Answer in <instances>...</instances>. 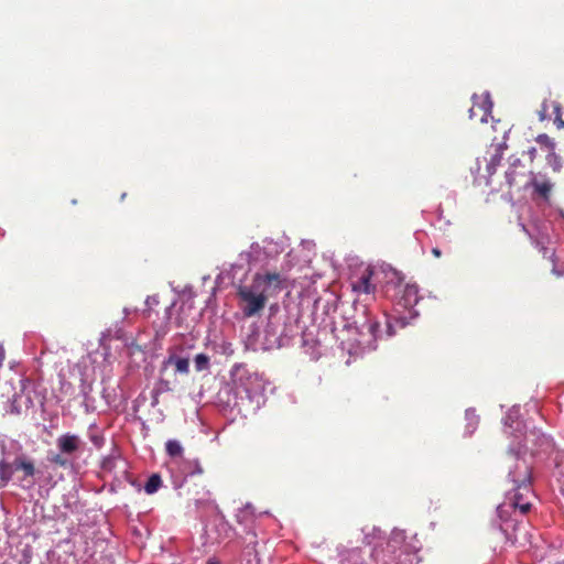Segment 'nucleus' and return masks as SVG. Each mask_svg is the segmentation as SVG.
Here are the masks:
<instances>
[{
    "instance_id": "1",
    "label": "nucleus",
    "mask_w": 564,
    "mask_h": 564,
    "mask_svg": "<svg viewBox=\"0 0 564 564\" xmlns=\"http://www.w3.org/2000/svg\"><path fill=\"white\" fill-rule=\"evenodd\" d=\"M509 478L511 488L507 490L505 502L500 508L508 507L514 511L519 510L521 514H527L534 499L530 466L524 460L518 459L514 468L509 473Z\"/></svg>"
},
{
    "instance_id": "2",
    "label": "nucleus",
    "mask_w": 564,
    "mask_h": 564,
    "mask_svg": "<svg viewBox=\"0 0 564 564\" xmlns=\"http://www.w3.org/2000/svg\"><path fill=\"white\" fill-rule=\"evenodd\" d=\"M286 278L275 271H265L256 273L252 279L254 289L265 294V297L278 294L285 288Z\"/></svg>"
},
{
    "instance_id": "3",
    "label": "nucleus",
    "mask_w": 564,
    "mask_h": 564,
    "mask_svg": "<svg viewBox=\"0 0 564 564\" xmlns=\"http://www.w3.org/2000/svg\"><path fill=\"white\" fill-rule=\"evenodd\" d=\"M237 294L243 303L241 310L246 317L258 315L265 307L268 301L265 294L256 290L253 284L239 286Z\"/></svg>"
},
{
    "instance_id": "4",
    "label": "nucleus",
    "mask_w": 564,
    "mask_h": 564,
    "mask_svg": "<svg viewBox=\"0 0 564 564\" xmlns=\"http://www.w3.org/2000/svg\"><path fill=\"white\" fill-rule=\"evenodd\" d=\"M530 174L534 173L529 171L519 159H516L506 171L507 183L509 187L519 185L528 187Z\"/></svg>"
},
{
    "instance_id": "5",
    "label": "nucleus",
    "mask_w": 564,
    "mask_h": 564,
    "mask_svg": "<svg viewBox=\"0 0 564 564\" xmlns=\"http://www.w3.org/2000/svg\"><path fill=\"white\" fill-rule=\"evenodd\" d=\"M502 137L500 140H498L497 137L492 139V143L490 144V159L487 163V172L489 175L494 174L496 172L497 166L500 165L501 160L503 158V152L507 149L506 144V137L508 133L507 126L502 124Z\"/></svg>"
},
{
    "instance_id": "6",
    "label": "nucleus",
    "mask_w": 564,
    "mask_h": 564,
    "mask_svg": "<svg viewBox=\"0 0 564 564\" xmlns=\"http://www.w3.org/2000/svg\"><path fill=\"white\" fill-rule=\"evenodd\" d=\"M529 186L533 187L534 194L544 200H549L553 189V183L541 173L530 174Z\"/></svg>"
},
{
    "instance_id": "7",
    "label": "nucleus",
    "mask_w": 564,
    "mask_h": 564,
    "mask_svg": "<svg viewBox=\"0 0 564 564\" xmlns=\"http://www.w3.org/2000/svg\"><path fill=\"white\" fill-rule=\"evenodd\" d=\"M56 444L62 454L72 456L79 451L82 441L79 436L66 433L58 436V438L56 440Z\"/></svg>"
},
{
    "instance_id": "8",
    "label": "nucleus",
    "mask_w": 564,
    "mask_h": 564,
    "mask_svg": "<svg viewBox=\"0 0 564 564\" xmlns=\"http://www.w3.org/2000/svg\"><path fill=\"white\" fill-rule=\"evenodd\" d=\"M373 275V270L370 267H367L360 276L356 281L352 282L354 291L364 294H370L375 292L376 286L371 283V279Z\"/></svg>"
},
{
    "instance_id": "9",
    "label": "nucleus",
    "mask_w": 564,
    "mask_h": 564,
    "mask_svg": "<svg viewBox=\"0 0 564 564\" xmlns=\"http://www.w3.org/2000/svg\"><path fill=\"white\" fill-rule=\"evenodd\" d=\"M257 534L253 531H248L247 535L243 538V551L242 555L247 561V564H258V552L256 550L257 546Z\"/></svg>"
},
{
    "instance_id": "10",
    "label": "nucleus",
    "mask_w": 564,
    "mask_h": 564,
    "mask_svg": "<svg viewBox=\"0 0 564 564\" xmlns=\"http://www.w3.org/2000/svg\"><path fill=\"white\" fill-rule=\"evenodd\" d=\"M473 106L469 109V118L476 119L479 118L480 122H486L487 117L491 112V102L488 99H484L481 102L475 101L476 97L474 96Z\"/></svg>"
},
{
    "instance_id": "11",
    "label": "nucleus",
    "mask_w": 564,
    "mask_h": 564,
    "mask_svg": "<svg viewBox=\"0 0 564 564\" xmlns=\"http://www.w3.org/2000/svg\"><path fill=\"white\" fill-rule=\"evenodd\" d=\"M420 301L419 286L416 284L408 283L404 285L400 303L405 308L414 307Z\"/></svg>"
},
{
    "instance_id": "12",
    "label": "nucleus",
    "mask_w": 564,
    "mask_h": 564,
    "mask_svg": "<svg viewBox=\"0 0 564 564\" xmlns=\"http://www.w3.org/2000/svg\"><path fill=\"white\" fill-rule=\"evenodd\" d=\"M33 404L30 397H23L22 393H14L10 400L9 413L13 415H20L23 412V408L28 410Z\"/></svg>"
},
{
    "instance_id": "13",
    "label": "nucleus",
    "mask_w": 564,
    "mask_h": 564,
    "mask_svg": "<svg viewBox=\"0 0 564 564\" xmlns=\"http://www.w3.org/2000/svg\"><path fill=\"white\" fill-rule=\"evenodd\" d=\"M173 366L175 371L182 375H188L189 372V360L188 358L178 357L175 354H171L164 361L163 368Z\"/></svg>"
},
{
    "instance_id": "14",
    "label": "nucleus",
    "mask_w": 564,
    "mask_h": 564,
    "mask_svg": "<svg viewBox=\"0 0 564 564\" xmlns=\"http://www.w3.org/2000/svg\"><path fill=\"white\" fill-rule=\"evenodd\" d=\"M362 329H366V332L372 337L373 341H376L380 334V323L376 318L369 317L367 321L362 324Z\"/></svg>"
},
{
    "instance_id": "15",
    "label": "nucleus",
    "mask_w": 564,
    "mask_h": 564,
    "mask_svg": "<svg viewBox=\"0 0 564 564\" xmlns=\"http://www.w3.org/2000/svg\"><path fill=\"white\" fill-rule=\"evenodd\" d=\"M13 475L12 467L6 460H0V488H3L11 480Z\"/></svg>"
},
{
    "instance_id": "16",
    "label": "nucleus",
    "mask_w": 564,
    "mask_h": 564,
    "mask_svg": "<svg viewBox=\"0 0 564 564\" xmlns=\"http://www.w3.org/2000/svg\"><path fill=\"white\" fill-rule=\"evenodd\" d=\"M15 469H21L24 473L25 477H32L35 474L34 464L31 460H26L24 458H17L14 460Z\"/></svg>"
},
{
    "instance_id": "17",
    "label": "nucleus",
    "mask_w": 564,
    "mask_h": 564,
    "mask_svg": "<svg viewBox=\"0 0 564 564\" xmlns=\"http://www.w3.org/2000/svg\"><path fill=\"white\" fill-rule=\"evenodd\" d=\"M166 454L171 457H181L184 453V448L181 443L176 440H169L165 443Z\"/></svg>"
},
{
    "instance_id": "18",
    "label": "nucleus",
    "mask_w": 564,
    "mask_h": 564,
    "mask_svg": "<svg viewBox=\"0 0 564 564\" xmlns=\"http://www.w3.org/2000/svg\"><path fill=\"white\" fill-rule=\"evenodd\" d=\"M162 486V479L159 474H153L149 477L144 485V490L148 495H153Z\"/></svg>"
},
{
    "instance_id": "19",
    "label": "nucleus",
    "mask_w": 564,
    "mask_h": 564,
    "mask_svg": "<svg viewBox=\"0 0 564 564\" xmlns=\"http://www.w3.org/2000/svg\"><path fill=\"white\" fill-rule=\"evenodd\" d=\"M545 160H546L547 165L553 170V172L558 173L562 170V166H563L562 160L555 153V150L549 151Z\"/></svg>"
},
{
    "instance_id": "20",
    "label": "nucleus",
    "mask_w": 564,
    "mask_h": 564,
    "mask_svg": "<svg viewBox=\"0 0 564 564\" xmlns=\"http://www.w3.org/2000/svg\"><path fill=\"white\" fill-rule=\"evenodd\" d=\"M183 471L186 476L202 475L204 474V468L198 459H194L186 463Z\"/></svg>"
},
{
    "instance_id": "21",
    "label": "nucleus",
    "mask_w": 564,
    "mask_h": 564,
    "mask_svg": "<svg viewBox=\"0 0 564 564\" xmlns=\"http://www.w3.org/2000/svg\"><path fill=\"white\" fill-rule=\"evenodd\" d=\"M535 141L541 145V148L545 151L555 150V142L552 138H550L546 133H541L535 138Z\"/></svg>"
},
{
    "instance_id": "22",
    "label": "nucleus",
    "mask_w": 564,
    "mask_h": 564,
    "mask_svg": "<svg viewBox=\"0 0 564 564\" xmlns=\"http://www.w3.org/2000/svg\"><path fill=\"white\" fill-rule=\"evenodd\" d=\"M194 366L198 372L207 370L209 368V357L206 354H197L194 357Z\"/></svg>"
},
{
    "instance_id": "23",
    "label": "nucleus",
    "mask_w": 564,
    "mask_h": 564,
    "mask_svg": "<svg viewBox=\"0 0 564 564\" xmlns=\"http://www.w3.org/2000/svg\"><path fill=\"white\" fill-rule=\"evenodd\" d=\"M48 460L52 464L63 468H67L70 465L68 456L66 454H62V452L50 456Z\"/></svg>"
},
{
    "instance_id": "24",
    "label": "nucleus",
    "mask_w": 564,
    "mask_h": 564,
    "mask_svg": "<svg viewBox=\"0 0 564 564\" xmlns=\"http://www.w3.org/2000/svg\"><path fill=\"white\" fill-rule=\"evenodd\" d=\"M118 457L115 455L107 456L101 462V468L104 471L111 473L117 465Z\"/></svg>"
},
{
    "instance_id": "25",
    "label": "nucleus",
    "mask_w": 564,
    "mask_h": 564,
    "mask_svg": "<svg viewBox=\"0 0 564 564\" xmlns=\"http://www.w3.org/2000/svg\"><path fill=\"white\" fill-rule=\"evenodd\" d=\"M553 110L555 112V119L554 122L557 126V128H564V119H562V110L561 106L557 102H552Z\"/></svg>"
},
{
    "instance_id": "26",
    "label": "nucleus",
    "mask_w": 564,
    "mask_h": 564,
    "mask_svg": "<svg viewBox=\"0 0 564 564\" xmlns=\"http://www.w3.org/2000/svg\"><path fill=\"white\" fill-rule=\"evenodd\" d=\"M547 112H549V104H547V101H543L541 105V109L538 111L539 119L541 121L545 120L547 118Z\"/></svg>"
},
{
    "instance_id": "27",
    "label": "nucleus",
    "mask_w": 564,
    "mask_h": 564,
    "mask_svg": "<svg viewBox=\"0 0 564 564\" xmlns=\"http://www.w3.org/2000/svg\"><path fill=\"white\" fill-rule=\"evenodd\" d=\"M89 438L97 448H100L104 445L105 438L102 435L91 434Z\"/></svg>"
},
{
    "instance_id": "28",
    "label": "nucleus",
    "mask_w": 564,
    "mask_h": 564,
    "mask_svg": "<svg viewBox=\"0 0 564 564\" xmlns=\"http://www.w3.org/2000/svg\"><path fill=\"white\" fill-rule=\"evenodd\" d=\"M221 348H223V351H224L225 354H227V355H232V352H234V350H232V348H231V344H230V343H226V341H224V343L221 344Z\"/></svg>"
},
{
    "instance_id": "29",
    "label": "nucleus",
    "mask_w": 564,
    "mask_h": 564,
    "mask_svg": "<svg viewBox=\"0 0 564 564\" xmlns=\"http://www.w3.org/2000/svg\"><path fill=\"white\" fill-rule=\"evenodd\" d=\"M528 155L530 158V161H534L535 156H536V149L535 148H530L528 150Z\"/></svg>"
},
{
    "instance_id": "30",
    "label": "nucleus",
    "mask_w": 564,
    "mask_h": 564,
    "mask_svg": "<svg viewBox=\"0 0 564 564\" xmlns=\"http://www.w3.org/2000/svg\"><path fill=\"white\" fill-rule=\"evenodd\" d=\"M432 253H433V254H434V257H436V258H440V257H441V254H442V252H441V250H440L438 248H433V249H432Z\"/></svg>"
},
{
    "instance_id": "31",
    "label": "nucleus",
    "mask_w": 564,
    "mask_h": 564,
    "mask_svg": "<svg viewBox=\"0 0 564 564\" xmlns=\"http://www.w3.org/2000/svg\"><path fill=\"white\" fill-rule=\"evenodd\" d=\"M207 564H218V562L210 558V560H208Z\"/></svg>"
},
{
    "instance_id": "32",
    "label": "nucleus",
    "mask_w": 564,
    "mask_h": 564,
    "mask_svg": "<svg viewBox=\"0 0 564 564\" xmlns=\"http://www.w3.org/2000/svg\"><path fill=\"white\" fill-rule=\"evenodd\" d=\"M541 250L543 251V256H546V248L542 247Z\"/></svg>"
},
{
    "instance_id": "33",
    "label": "nucleus",
    "mask_w": 564,
    "mask_h": 564,
    "mask_svg": "<svg viewBox=\"0 0 564 564\" xmlns=\"http://www.w3.org/2000/svg\"><path fill=\"white\" fill-rule=\"evenodd\" d=\"M562 119H564V112H562Z\"/></svg>"
},
{
    "instance_id": "34",
    "label": "nucleus",
    "mask_w": 564,
    "mask_h": 564,
    "mask_svg": "<svg viewBox=\"0 0 564 564\" xmlns=\"http://www.w3.org/2000/svg\"><path fill=\"white\" fill-rule=\"evenodd\" d=\"M558 564H564V562H562V563H558Z\"/></svg>"
}]
</instances>
